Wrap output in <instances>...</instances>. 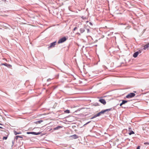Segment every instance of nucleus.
I'll use <instances>...</instances> for the list:
<instances>
[{
    "label": "nucleus",
    "mask_w": 149,
    "mask_h": 149,
    "mask_svg": "<svg viewBox=\"0 0 149 149\" xmlns=\"http://www.w3.org/2000/svg\"><path fill=\"white\" fill-rule=\"evenodd\" d=\"M89 24L91 25H92V23L91 22H89Z\"/></svg>",
    "instance_id": "31"
},
{
    "label": "nucleus",
    "mask_w": 149,
    "mask_h": 149,
    "mask_svg": "<svg viewBox=\"0 0 149 149\" xmlns=\"http://www.w3.org/2000/svg\"><path fill=\"white\" fill-rule=\"evenodd\" d=\"M62 128V127L61 126H58L55 128H54V130H57L59 129V128Z\"/></svg>",
    "instance_id": "14"
},
{
    "label": "nucleus",
    "mask_w": 149,
    "mask_h": 149,
    "mask_svg": "<svg viewBox=\"0 0 149 149\" xmlns=\"http://www.w3.org/2000/svg\"><path fill=\"white\" fill-rule=\"evenodd\" d=\"M135 93H129L126 96V97L127 98H131L132 97H133L134 96H135Z\"/></svg>",
    "instance_id": "2"
},
{
    "label": "nucleus",
    "mask_w": 149,
    "mask_h": 149,
    "mask_svg": "<svg viewBox=\"0 0 149 149\" xmlns=\"http://www.w3.org/2000/svg\"><path fill=\"white\" fill-rule=\"evenodd\" d=\"M70 137L72 138V139H77L79 138L78 136L75 134L70 136Z\"/></svg>",
    "instance_id": "9"
},
{
    "label": "nucleus",
    "mask_w": 149,
    "mask_h": 149,
    "mask_svg": "<svg viewBox=\"0 0 149 149\" xmlns=\"http://www.w3.org/2000/svg\"><path fill=\"white\" fill-rule=\"evenodd\" d=\"M140 146H138L136 149H140Z\"/></svg>",
    "instance_id": "26"
},
{
    "label": "nucleus",
    "mask_w": 149,
    "mask_h": 149,
    "mask_svg": "<svg viewBox=\"0 0 149 149\" xmlns=\"http://www.w3.org/2000/svg\"><path fill=\"white\" fill-rule=\"evenodd\" d=\"M42 122V120H40V121H38L37 122V123H41Z\"/></svg>",
    "instance_id": "17"
},
{
    "label": "nucleus",
    "mask_w": 149,
    "mask_h": 149,
    "mask_svg": "<svg viewBox=\"0 0 149 149\" xmlns=\"http://www.w3.org/2000/svg\"><path fill=\"white\" fill-rule=\"evenodd\" d=\"M146 49H149V43L144 46L143 49L146 50Z\"/></svg>",
    "instance_id": "11"
},
{
    "label": "nucleus",
    "mask_w": 149,
    "mask_h": 149,
    "mask_svg": "<svg viewBox=\"0 0 149 149\" xmlns=\"http://www.w3.org/2000/svg\"><path fill=\"white\" fill-rule=\"evenodd\" d=\"M145 144H149V143L148 142H145L144 143Z\"/></svg>",
    "instance_id": "24"
},
{
    "label": "nucleus",
    "mask_w": 149,
    "mask_h": 149,
    "mask_svg": "<svg viewBox=\"0 0 149 149\" xmlns=\"http://www.w3.org/2000/svg\"><path fill=\"white\" fill-rule=\"evenodd\" d=\"M64 112H70V111L69 110H66L64 111Z\"/></svg>",
    "instance_id": "23"
},
{
    "label": "nucleus",
    "mask_w": 149,
    "mask_h": 149,
    "mask_svg": "<svg viewBox=\"0 0 149 149\" xmlns=\"http://www.w3.org/2000/svg\"><path fill=\"white\" fill-rule=\"evenodd\" d=\"M1 65H4L5 66V63H1Z\"/></svg>",
    "instance_id": "20"
},
{
    "label": "nucleus",
    "mask_w": 149,
    "mask_h": 149,
    "mask_svg": "<svg viewBox=\"0 0 149 149\" xmlns=\"http://www.w3.org/2000/svg\"><path fill=\"white\" fill-rule=\"evenodd\" d=\"M104 112H99L97 114L93 116L92 117L91 119H93L94 118H96L97 116H100L101 114H103Z\"/></svg>",
    "instance_id": "5"
},
{
    "label": "nucleus",
    "mask_w": 149,
    "mask_h": 149,
    "mask_svg": "<svg viewBox=\"0 0 149 149\" xmlns=\"http://www.w3.org/2000/svg\"><path fill=\"white\" fill-rule=\"evenodd\" d=\"M18 138H22V137L21 136H16L15 137V139L17 140L18 139Z\"/></svg>",
    "instance_id": "15"
},
{
    "label": "nucleus",
    "mask_w": 149,
    "mask_h": 149,
    "mask_svg": "<svg viewBox=\"0 0 149 149\" xmlns=\"http://www.w3.org/2000/svg\"><path fill=\"white\" fill-rule=\"evenodd\" d=\"M115 111V107H113L109 109H106L105 110H102L100 112H106L107 111Z\"/></svg>",
    "instance_id": "4"
},
{
    "label": "nucleus",
    "mask_w": 149,
    "mask_h": 149,
    "mask_svg": "<svg viewBox=\"0 0 149 149\" xmlns=\"http://www.w3.org/2000/svg\"><path fill=\"white\" fill-rule=\"evenodd\" d=\"M41 132H38L36 133V132H27V134H32L34 135H38L40 134Z\"/></svg>",
    "instance_id": "8"
},
{
    "label": "nucleus",
    "mask_w": 149,
    "mask_h": 149,
    "mask_svg": "<svg viewBox=\"0 0 149 149\" xmlns=\"http://www.w3.org/2000/svg\"><path fill=\"white\" fill-rule=\"evenodd\" d=\"M122 107H123V108H126V107H124V106H122Z\"/></svg>",
    "instance_id": "30"
},
{
    "label": "nucleus",
    "mask_w": 149,
    "mask_h": 149,
    "mask_svg": "<svg viewBox=\"0 0 149 149\" xmlns=\"http://www.w3.org/2000/svg\"><path fill=\"white\" fill-rule=\"evenodd\" d=\"M128 101L125 100H122V102L120 104V106H122L123 105L127 103Z\"/></svg>",
    "instance_id": "10"
},
{
    "label": "nucleus",
    "mask_w": 149,
    "mask_h": 149,
    "mask_svg": "<svg viewBox=\"0 0 149 149\" xmlns=\"http://www.w3.org/2000/svg\"><path fill=\"white\" fill-rule=\"evenodd\" d=\"M80 31L81 33H82L84 32L85 31L84 29L83 28H81L80 29Z\"/></svg>",
    "instance_id": "13"
},
{
    "label": "nucleus",
    "mask_w": 149,
    "mask_h": 149,
    "mask_svg": "<svg viewBox=\"0 0 149 149\" xmlns=\"http://www.w3.org/2000/svg\"><path fill=\"white\" fill-rule=\"evenodd\" d=\"M21 132H18V133H16V134H21Z\"/></svg>",
    "instance_id": "29"
},
{
    "label": "nucleus",
    "mask_w": 149,
    "mask_h": 149,
    "mask_svg": "<svg viewBox=\"0 0 149 149\" xmlns=\"http://www.w3.org/2000/svg\"><path fill=\"white\" fill-rule=\"evenodd\" d=\"M131 128L129 127V130H128L129 131H131Z\"/></svg>",
    "instance_id": "25"
},
{
    "label": "nucleus",
    "mask_w": 149,
    "mask_h": 149,
    "mask_svg": "<svg viewBox=\"0 0 149 149\" xmlns=\"http://www.w3.org/2000/svg\"><path fill=\"white\" fill-rule=\"evenodd\" d=\"M7 136H4V137H3V139L6 140L7 139Z\"/></svg>",
    "instance_id": "18"
},
{
    "label": "nucleus",
    "mask_w": 149,
    "mask_h": 149,
    "mask_svg": "<svg viewBox=\"0 0 149 149\" xmlns=\"http://www.w3.org/2000/svg\"><path fill=\"white\" fill-rule=\"evenodd\" d=\"M14 134H15V135H17V134H16V133H18V132H17L16 131H14Z\"/></svg>",
    "instance_id": "21"
},
{
    "label": "nucleus",
    "mask_w": 149,
    "mask_h": 149,
    "mask_svg": "<svg viewBox=\"0 0 149 149\" xmlns=\"http://www.w3.org/2000/svg\"><path fill=\"white\" fill-rule=\"evenodd\" d=\"M80 111V110H76V111H75L74 112H77V111Z\"/></svg>",
    "instance_id": "28"
},
{
    "label": "nucleus",
    "mask_w": 149,
    "mask_h": 149,
    "mask_svg": "<svg viewBox=\"0 0 149 149\" xmlns=\"http://www.w3.org/2000/svg\"><path fill=\"white\" fill-rule=\"evenodd\" d=\"M77 34H78L79 35H80V33H77Z\"/></svg>",
    "instance_id": "32"
},
{
    "label": "nucleus",
    "mask_w": 149,
    "mask_h": 149,
    "mask_svg": "<svg viewBox=\"0 0 149 149\" xmlns=\"http://www.w3.org/2000/svg\"><path fill=\"white\" fill-rule=\"evenodd\" d=\"M99 101L104 105H105L106 104V101L104 99L101 98L99 100Z\"/></svg>",
    "instance_id": "6"
},
{
    "label": "nucleus",
    "mask_w": 149,
    "mask_h": 149,
    "mask_svg": "<svg viewBox=\"0 0 149 149\" xmlns=\"http://www.w3.org/2000/svg\"><path fill=\"white\" fill-rule=\"evenodd\" d=\"M50 80V79H47V81H49Z\"/></svg>",
    "instance_id": "27"
},
{
    "label": "nucleus",
    "mask_w": 149,
    "mask_h": 149,
    "mask_svg": "<svg viewBox=\"0 0 149 149\" xmlns=\"http://www.w3.org/2000/svg\"><path fill=\"white\" fill-rule=\"evenodd\" d=\"M56 41L54 42H52L51 43L49 44V46L48 48L49 49H50L52 48V47H55V45H56Z\"/></svg>",
    "instance_id": "3"
},
{
    "label": "nucleus",
    "mask_w": 149,
    "mask_h": 149,
    "mask_svg": "<svg viewBox=\"0 0 149 149\" xmlns=\"http://www.w3.org/2000/svg\"><path fill=\"white\" fill-rule=\"evenodd\" d=\"M77 29V27L76 26L74 28L73 30L75 31Z\"/></svg>",
    "instance_id": "22"
},
{
    "label": "nucleus",
    "mask_w": 149,
    "mask_h": 149,
    "mask_svg": "<svg viewBox=\"0 0 149 149\" xmlns=\"http://www.w3.org/2000/svg\"><path fill=\"white\" fill-rule=\"evenodd\" d=\"M67 38L65 37H63L62 38L60 39L58 42V44H60L65 42L67 40Z\"/></svg>",
    "instance_id": "1"
},
{
    "label": "nucleus",
    "mask_w": 149,
    "mask_h": 149,
    "mask_svg": "<svg viewBox=\"0 0 149 149\" xmlns=\"http://www.w3.org/2000/svg\"><path fill=\"white\" fill-rule=\"evenodd\" d=\"M5 65H5V66H6L8 68H10L12 67V65H11L8 64L6 63H5Z\"/></svg>",
    "instance_id": "12"
},
{
    "label": "nucleus",
    "mask_w": 149,
    "mask_h": 149,
    "mask_svg": "<svg viewBox=\"0 0 149 149\" xmlns=\"http://www.w3.org/2000/svg\"><path fill=\"white\" fill-rule=\"evenodd\" d=\"M86 29V30L87 31L88 33L90 32V30H89V29L87 28V29Z\"/></svg>",
    "instance_id": "19"
},
{
    "label": "nucleus",
    "mask_w": 149,
    "mask_h": 149,
    "mask_svg": "<svg viewBox=\"0 0 149 149\" xmlns=\"http://www.w3.org/2000/svg\"><path fill=\"white\" fill-rule=\"evenodd\" d=\"M45 113H44L43 115H45Z\"/></svg>",
    "instance_id": "35"
},
{
    "label": "nucleus",
    "mask_w": 149,
    "mask_h": 149,
    "mask_svg": "<svg viewBox=\"0 0 149 149\" xmlns=\"http://www.w3.org/2000/svg\"><path fill=\"white\" fill-rule=\"evenodd\" d=\"M141 52L140 50H139L138 51L134 53L133 56L134 58H136L137 57V56L140 53H141Z\"/></svg>",
    "instance_id": "7"
},
{
    "label": "nucleus",
    "mask_w": 149,
    "mask_h": 149,
    "mask_svg": "<svg viewBox=\"0 0 149 149\" xmlns=\"http://www.w3.org/2000/svg\"><path fill=\"white\" fill-rule=\"evenodd\" d=\"M130 132L129 133V134L130 135H131L132 134H134V132L132 131H129Z\"/></svg>",
    "instance_id": "16"
},
{
    "label": "nucleus",
    "mask_w": 149,
    "mask_h": 149,
    "mask_svg": "<svg viewBox=\"0 0 149 149\" xmlns=\"http://www.w3.org/2000/svg\"><path fill=\"white\" fill-rule=\"evenodd\" d=\"M0 128H2V127H0Z\"/></svg>",
    "instance_id": "34"
},
{
    "label": "nucleus",
    "mask_w": 149,
    "mask_h": 149,
    "mask_svg": "<svg viewBox=\"0 0 149 149\" xmlns=\"http://www.w3.org/2000/svg\"><path fill=\"white\" fill-rule=\"evenodd\" d=\"M89 122H88L86 124H87L88 123H89Z\"/></svg>",
    "instance_id": "33"
}]
</instances>
